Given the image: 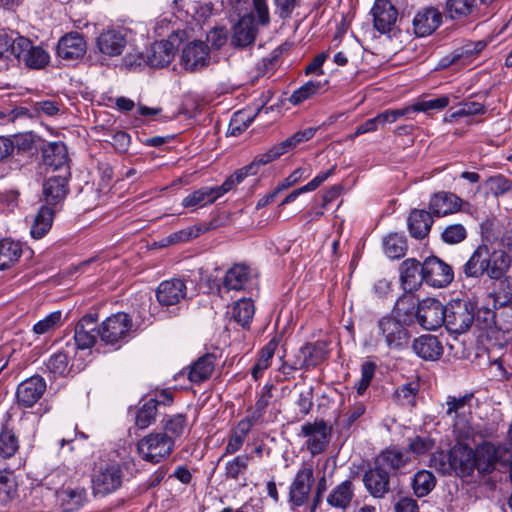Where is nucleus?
<instances>
[{
  "label": "nucleus",
  "mask_w": 512,
  "mask_h": 512,
  "mask_svg": "<svg viewBox=\"0 0 512 512\" xmlns=\"http://www.w3.org/2000/svg\"><path fill=\"white\" fill-rule=\"evenodd\" d=\"M132 329V318L127 313L119 312L107 317L98 328V333L101 342L118 349L129 341Z\"/></svg>",
  "instance_id": "f257e3e1"
},
{
  "label": "nucleus",
  "mask_w": 512,
  "mask_h": 512,
  "mask_svg": "<svg viewBox=\"0 0 512 512\" xmlns=\"http://www.w3.org/2000/svg\"><path fill=\"white\" fill-rule=\"evenodd\" d=\"M174 447L173 438L162 432L150 433L137 443L139 456L154 464L166 459L173 452Z\"/></svg>",
  "instance_id": "f03ea898"
},
{
  "label": "nucleus",
  "mask_w": 512,
  "mask_h": 512,
  "mask_svg": "<svg viewBox=\"0 0 512 512\" xmlns=\"http://www.w3.org/2000/svg\"><path fill=\"white\" fill-rule=\"evenodd\" d=\"M377 336L383 340L390 350H402L407 347L411 338L409 326L398 317L383 316L377 322Z\"/></svg>",
  "instance_id": "7ed1b4c3"
},
{
  "label": "nucleus",
  "mask_w": 512,
  "mask_h": 512,
  "mask_svg": "<svg viewBox=\"0 0 512 512\" xmlns=\"http://www.w3.org/2000/svg\"><path fill=\"white\" fill-rule=\"evenodd\" d=\"M476 306L469 300L453 299L445 306L446 328L456 334L466 332L474 323Z\"/></svg>",
  "instance_id": "20e7f679"
},
{
  "label": "nucleus",
  "mask_w": 512,
  "mask_h": 512,
  "mask_svg": "<svg viewBox=\"0 0 512 512\" xmlns=\"http://www.w3.org/2000/svg\"><path fill=\"white\" fill-rule=\"evenodd\" d=\"M124 473L116 462L101 463L92 474L91 483L95 496H106L118 490L123 483Z\"/></svg>",
  "instance_id": "39448f33"
},
{
  "label": "nucleus",
  "mask_w": 512,
  "mask_h": 512,
  "mask_svg": "<svg viewBox=\"0 0 512 512\" xmlns=\"http://www.w3.org/2000/svg\"><path fill=\"white\" fill-rule=\"evenodd\" d=\"M14 58L30 69H42L50 61V56L46 50L33 45L32 41L24 36L16 39Z\"/></svg>",
  "instance_id": "423d86ee"
},
{
  "label": "nucleus",
  "mask_w": 512,
  "mask_h": 512,
  "mask_svg": "<svg viewBox=\"0 0 512 512\" xmlns=\"http://www.w3.org/2000/svg\"><path fill=\"white\" fill-rule=\"evenodd\" d=\"M423 264L424 282L435 288L448 286L454 279L452 267L436 256L427 257Z\"/></svg>",
  "instance_id": "0eeeda50"
},
{
  "label": "nucleus",
  "mask_w": 512,
  "mask_h": 512,
  "mask_svg": "<svg viewBox=\"0 0 512 512\" xmlns=\"http://www.w3.org/2000/svg\"><path fill=\"white\" fill-rule=\"evenodd\" d=\"M314 481L313 465L304 463L289 488V500L294 506L301 507L308 501Z\"/></svg>",
  "instance_id": "6e6552de"
},
{
  "label": "nucleus",
  "mask_w": 512,
  "mask_h": 512,
  "mask_svg": "<svg viewBox=\"0 0 512 512\" xmlns=\"http://www.w3.org/2000/svg\"><path fill=\"white\" fill-rule=\"evenodd\" d=\"M416 320L423 329L435 330L445 323V306L437 299H424L417 304Z\"/></svg>",
  "instance_id": "1a4fd4ad"
},
{
  "label": "nucleus",
  "mask_w": 512,
  "mask_h": 512,
  "mask_svg": "<svg viewBox=\"0 0 512 512\" xmlns=\"http://www.w3.org/2000/svg\"><path fill=\"white\" fill-rule=\"evenodd\" d=\"M56 499L62 511L75 512L89 502V494L87 488L74 479L58 491Z\"/></svg>",
  "instance_id": "9d476101"
},
{
  "label": "nucleus",
  "mask_w": 512,
  "mask_h": 512,
  "mask_svg": "<svg viewBox=\"0 0 512 512\" xmlns=\"http://www.w3.org/2000/svg\"><path fill=\"white\" fill-rule=\"evenodd\" d=\"M327 345L322 341L306 343L302 346L295 360L288 366H283V370H300L303 368L315 367L320 364L327 356Z\"/></svg>",
  "instance_id": "9b49d317"
},
{
  "label": "nucleus",
  "mask_w": 512,
  "mask_h": 512,
  "mask_svg": "<svg viewBox=\"0 0 512 512\" xmlns=\"http://www.w3.org/2000/svg\"><path fill=\"white\" fill-rule=\"evenodd\" d=\"M362 481L366 491L373 498H384L390 492V475L376 461L373 467L364 472Z\"/></svg>",
  "instance_id": "f8f14e48"
},
{
  "label": "nucleus",
  "mask_w": 512,
  "mask_h": 512,
  "mask_svg": "<svg viewBox=\"0 0 512 512\" xmlns=\"http://www.w3.org/2000/svg\"><path fill=\"white\" fill-rule=\"evenodd\" d=\"M97 322V313H88L77 322L74 330L76 348L85 350L95 345L99 337Z\"/></svg>",
  "instance_id": "ddd939ff"
},
{
  "label": "nucleus",
  "mask_w": 512,
  "mask_h": 512,
  "mask_svg": "<svg viewBox=\"0 0 512 512\" xmlns=\"http://www.w3.org/2000/svg\"><path fill=\"white\" fill-rule=\"evenodd\" d=\"M301 433L303 436L308 437L306 446L313 456L322 453L326 449L330 430L323 420L305 423L301 427Z\"/></svg>",
  "instance_id": "4468645a"
},
{
  "label": "nucleus",
  "mask_w": 512,
  "mask_h": 512,
  "mask_svg": "<svg viewBox=\"0 0 512 512\" xmlns=\"http://www.w3.org/2000/svg\"><path fill=\"white\" fill-rule=\"evenodd\" d=\"M186 295L187 286L180 278L164 280L156 289V298L162 307L175 306L184 300Z\"/></svg>",
  "instance_id": "2eb2a0df"
},
{
  "label": "nucleus",
  "mask_w": 512,
  "mask_h": 512,
  "mask_svg": "<svg viewBox=\"0 0 512 512\" xmlns=\"http://www.w3.org/2000/svg\"><path fill=\"white\" fill-rule=\"evenodd\" d=\"M46 391V382L41 376H32L22 381L16 391L17 403L25 408L32 407Z\"/></svg>",
  "instance_id": "dca6fc26"
},
{
  "label": "nucleus",
  "mask_w": 512,
  "mask_h": 512,
  "mask_svg": "<svg viewBox=\"0 0 512 512\" xmlns=\"http://www.w3.org/2000/svg\"><path fill=\"white\" fill-rule=\"evenodd\" d=\"M450 468L457 475L469 476L476 469L474 450L467 445H456L448 453Z\"/></svg>",
  "instance_id": "f3484780"
},
{
  "label": "nucleus",
  "mask_w": 512,
  "mask_h": 512,
  "mask_svg": "<svg viewBox=\"0 0 512 512\" xmlns=\"http://www.w3.org/2000/svg\"><path fill=\"white\" fill-rule=\"evenodd\" d=\"M371 13L374 28L378 32L392 31L398 18V11L390 0H375Z\"/></svg>",
  "instance_id": "a211bd4d"
},
{
  "label": "nucleus",
  "mask_w": 512,
  "mask_h": 512,
  "mask_svg": "<svg viewBox=\"0 0 512 512\" xmlns=\"http://www.w3.org/2000/svg\"><path fill=\"white\" fill-rule=\"evenodd\" d=\"M467 204L456 194L447 191H440L433 194L429 200V211L435 217H443L456 213Z\"/></svg>",
  "instance_id": "6ab92c4d"
},
{
  "label": "nucleus",
  "mask_w": 512,
  "mask_h": 512,
  "mask_svg": "<svg viewBox=\"0 0 512 512\" xmlns=\"http://www.w3.org/2000/svg\"><path fill=\"white\" fill-rule=\"evenodd\" d=\"M209 48L202 41L188 43L182 50L181 64L187 71H196L207 65Z\"/></svg>",
  "instance_id": "aec40b11"
},
{
  "label": "nucleus",
  "mask_w": 512,
  "mask_h": 512,
  "mask_svg": "<svg viewBox=\"0 0 512 512\" xmlns=\"http://www.w3.org/2000/svg\"><path fill=\"white\" fill-rule=\"evenodd\" d=\"M42 160L46 166L54 170H60L69 174L68 151L66 145L61 141L49 142L41 149Z\"/></svg>",
  "instance_id": "412c9836"
},
{
  "label": "nucleus",
  "mask_w": 512,
  "mask_h": 512,
  "mask_svg": "<svg viewBox=\"0 0 512 512\" xmlns=\"http://www.w3.org/2000/svg\"><path fill=\"white\" fill-rule=\"evenodd\" d=\"M127 43V29H107L97 38L99 50L108 56L120 55Z\"/></svg>",
  "instance_id": "4be33fe9"
},
{
  "label": "nucleus",
  "mask_w": 512,
  "mask_h": 512,
  "mask_svg": "<svg viewBox=\"0 0 512 512\" xmlns=\"http://www.w3.org/2000/svg\"><path fill=\"white\" fill-rule=\"evenodd\" d=\"M87 45L83 35L71 32L60 38L57 55L64 60H77L86 53Z\"/></svg>",
  "instance_id": "5701e85b"
},
{
  "label": "nucleus",
  "mask_w": 512,
  "mask_h": 512,
  "mask_svg": "<svg viewBox=\"0 0 512 512\" xmlns=\"http://www.w3.org/2000/svg\"><path fill=\"white\" fill-rule=\"evenodd\" d=\"M414 353L426 361H436L444 352L442 342L437 336L425 334L415 338L412 342Z\"/></svg>",
  "instance_id": "b1692460"
},
{
  "label": "nucleus",
  "mask_w": 512,
  "mask_h": 512,
  "mask_svg": "<svg viewBox=\"0 0 512 512\" xmlns=\"http://www.w3.org/2000/svg\"><path fill=\"white\" fill-rule=\"evenodd\" d=\"M400 280L405 291L418 290L424 282L423 264L414 258L404 260L400 265Z\"/></svg>",
  "instance_id": "393cba45"
},
{
  "label": "nucleus",
  "mask_w": 512,
  "mask_h": 512,
  "mask_svg": "<svg viewBox=\"0 0 512 512\" xmlns=\"http://www.w3.org/2000/svg\"><path fill=\"white\" fill-rule=\"evenodd\" d=\"M442 14L434 7L420 10L413 19L414 32L419 37L432 34L441 24Z\"/></svg>",
  "instance_id": "a878e982"
},
{
  "label": "nucleus",
  "mask_w": 512,
  "mask_h": 512,
  "mask_svg": "<svg viewBox=\"0 0 512 512\" xmlns=\"http://www.w3.org/2000/svg\"><path fill=\"white\" fill-rule=\"evenodd\" d=\"M317 128L308 127L304 130L297 131L292 136L288 137L286 140L275 144L265 153L269 157L270 161H274L284 155L285 153L293 150L301 143L307 142L315 135Z\"/></svg>",
  "instance_id": "bb28decb"
},
{
  "label": "nucleus",
  "mask_w": 512,
  "mask_h": 512,
  "mask_svg": "<svg viewBox=\"0 0 512 512\" xmlns=\"http://www.w3.org/2000/svg\"><path fill=\"white\" fill-rule=\"evenodd\" d=\"M256 34L257 26L254 16L252 14H246L242 16L234 26L231 43L235 47H247L255 41Z\"/></svg>",
  "instance_id": "cd10ccee"
},
{
  "label": "nucleus",
  "mask_w": 512,
  "mask_h": 512,
  "mask_svg": "<svg viewBox=\"0 0 512 512\" xmlns=\"http://www.w3.org/2000/svg\"><path fill=\"white\" fill-rule=\"evenodd\" d=\"M355 486L351 480H345L331 489L326 502L331 508L346 511L354 498Z\"/></svg>",
  "instance_id": "c85d7f7f"
},
{
  "label": "nucleus",
  "mask_w": 512,
  "mask_h": 512,
  "mask_svg": "<svg viewBox=\"0 0 512 512\" xmlns=\"http://www.w3.org/2000/svg\"><path fill=\"white\" fill-rule=\"evenodd\" d=\"M175 56V47L168 40L153 43L146 51L145 61L151 67H164L168 65Z\"/></svg>",
  "instance_id": "c756f323"
},
{
  "label": "nucleus",
  "mask_w": 512,
  "mask_h": 512,
  "mask_svg": "<svg viewBox=\"0 0 512 512\" xmlns=\"http://www.w3.org/2000/svg\"><path fill=\"white\" fill-rule=\"evenodd\" d=\"M69 174H59L49 177L43 184V195L48 205H57L67 195V176Z\"/></svg>",
  "instance_id": "7c9ffc66"
},
{
  "label": "nucleus",
  "mask_w": 512,
  "mask_h": 512,
  "mask_svg": "<svg viewBox=\"0 0 512 512\" xmlns=\"http://www.w3.org/2000/svg\"><path fill=\"white\" fill-rule=\"evenodd\" d=\"M488 246L479 245L462 266V273L467 278H481L487 270Z\"/></svg>",
  "instance_id": "2f4dec72"
},
{
  "label": "nucleus",
  "mask_w": 512,
  "mask_h": 512,
  "mask_svg": "<svg viewBox=\"0 0 512 512\" xmlns=\"http://www.w3.org/2000/svg\"><path fill=\"white\" fill-rule=\"evenodd\" d=\"M433 224V218L430 211L424 209H414L410 212L407 219V226L410 235L416 239L425 238Z\"/></svg>",
  "instance_id": "473e14b6"
},
{
  "label": "nucleus",
  "mask_w": 512,
  "mask_h": 512,
  "mask_svg": "<svg viewBox=\"0 0 512 512\" xmlns=\"http://www.w3.org/2000/svg\"><path fill=\"white\" fill-rule=\"evenodd\" d=\"M486 46L483 41L468 42L455 49L448 57L444 58V65H467L473 60Z\"/></svg>",
  "instance_id": "72a5a7b5"
},
{
  "label": "nucleus",
  "mask_w": 512,
  "mask_h": 512,
  "mask_svg": "<svg viewBox=\"0 0 512 512\" xmlns=\"http://www.w3.org/2000/svg\"><path fill=\"white\" fill-rule=\"evenodd\" d=\"M249 281L250 268L245 264L237 263L226 271L222 285L227 291H240L245 288Z\"/></svg>",
  "instance_id": "f704fd0d"
},
{
  "label": "nucleus",
  "mask_w": 512,
  "mask_h": 512,
  "mask_svg": "<svg viewBox=\"0 0 512 512\" xmlns=\"http://www.w3.org/2000/svg\"><path fill=\"white\" fill-rule=\"evenodd\" d=\"M486 274L489 278L500 280L509 270L511 259L503 250H494L490 252L488 249Z\"/></svg>",
  "instance_id": "c9c22d12"
},
{
  "label": "nucleus",
  "mask_w": 512,
  "mask_h": 512,
  "mask_svg": "<svg viewBox=\"0 0 512 512\" xmlns=\"http://www.w3.org/2000/svg\"><path fill=\"white\" fill-rule=\"evenodd\" d=\"M215 361L214 354L208 353L201 356L191 365L188 379L195 384L206 381L214 371Z\"/></svg>",
  "instance_id": "e433bc0d"
},
{
  "label": "nucleus",
  "mask_w": 512,
  "mask_h": 512,
  "mask_svg": "<svg viewBox=\"0 0 512 512\" xmlns=\"http://www.w3.org/2000/svg\"><path fill=\"white\" fill-rule=\"evenodd\" d=\"M474 453L476 460L475 467L480 473H491L495 469V444L491 442H484L477 446Z\"/></svg>",
  "instance_id": "4c0bfd02"
},
{
  "label": "nucleus",
  "mask_w": 512,
  "mask_h": 512,
  "mask_svg": "<svg viewBox=\"0 0 512 512\" xmlns=\"http://www.w3.org/2000/svg\"><path fill=\"white\" fill-rule=\"evenodd\" d=\"M375 461L383 468L389 467L392 471H398L405 468L411 458L407 451L403 452L393 447L382 451Z\"/></svg>",
  "instance_id": "58836bf2"
},
{
  "label": "nucleus",
  "mask_w": 512,
  "mask_h": 512,
  "mask_svg": "<svg viewBox=\"0 0 512 512\" xmlns=\"http://www.w3.org/2000/svg\"><path fill=\"white\" fill-rule=\"evenodd\" d=\"M74 478V474L70 468L67 466H58L44 476L42 485L47 487V489L54 490L57 495L58 491L68 485Z\"/></svg>",
  "instance_id": "ea45409f"
},
{
  "label": "nucleus",
  "mask_w": 512,
  "mask_h": 512,
  "mask_svg": "<svg viewBox=\"0 0 512 512\" xmlns=\"http://www.w3.org/2000/svg\"><path fill=\"white\" fill-rule=\"evenodd\" d=\"M416 301L412 295H402L396 301L392 314V317H398L401 322L410 326L416 318Z\"/></svg>",
  "instance_id": "a19ab883"
},
{
  "label": "nucleus",
  "mask_w": 512,
  "mask_h": 512,
  "mask_svg": "<svg viewBox=\"0 0 512 512\" xmlns=\"http://www.w3.org/2000/svg\"><path fill=\"white\" fill-rule=\"evenodd\" d=\"M54 213L55 211L48 205L39 208L30 231L34 239H41L48 233L52 227Z\"/></svg>",
  "instance_id": "79ce46f5"
},
{
  "label": "nucleus",
  "mask_w": 512,
  "mask_h": 512,
  "mask_svg": "<svg viewBox=\"0 0 512 512\" xmlns=\"http://www.w3.org/2000/svg\"><path fill=\"white\" fill-rule=\"evenodd\" d=\"M74 351L75 346L67 344L65 349L52 354L46 363L49 372L55 376H64L69 370L70 354L74 353Z\"/></svg>",
  "instance_id": "37998d69"
},
{
  "label": "nucleus",
  "mask_w": 512,
  "mask_h": 512,
  "mask_svg": "<svg viewBox=\"0 0 512 512\" xmlns=\"http://www.w3.org/2000/svg\"><path fill=\"white\" fill-rule=\"evenodd\" d=\"M22 255L19 242L10 239L0 241V270H5L14 265Z\"/></svg>",
  "instance_id": "c03bdc74"
},
{
  "label": "nucleus",
  "mask_w": 512,
  "mask_h": 512,
  "mask_svg": "<svg viewBox=\"0 0 512 512\" xmlns=\"http://www.w3.org/2000/svg\"><path fill=\"white\" fill-rule=\"evenodd\" d=\"M278 342L275 339L270 340L260 351L259 357L251 369V375L255 381L263 376L265 370L270 366L275 350L277 349Z\"/></svg>",
  "instance_id": "a18cd8bd"
},
{
  "label": "nucleus",
  "mask_w": 512,
  "mask_h": 512,
  "mask_svg": "<svg viewBox=\"0 0 512 512\" xmlns=\"http://www.w3.org/2000/svg\"><path fill=\"white\" fill-rule=\"evenodd\" d=\"M159 401L151 398L144 402L135 412V425L139 429H146L156 420Z\"/></svg>",
  "instance_id": "49530a36"
},
{
  "label": "nucleus",
  "mask_w": 512,
  "mask_h": 512,
  "mask_svg": "<svg viewBox=\"0 0 512 512\" xmlns=\"http://www.w3.org/2000/svg\"><path fill=\"white\" fill-rule=\"evenodd\" d=\"M411 486L417 497H424L436 486V478L431 471L420 470L413 476Z\"/></svg>",
  "instance_id": "de8ad7c7"
},
{
  "label": "nucleus",
  "mask_w": 512,
  "mask_h": 512,
  "mask_svg": "<svg viewBox=\"0 0 512 512\" xmlns=\"http://www.w3.org/2000/svg\"><path fill=\"white\" fill-rule=\"evenodd\" d=\"M255 314V306L251 299L242 298L232 308V318L243 328H248Z\"/></svg>",
  "instance_id": "09e8293b"
},
{
  "label": "nucleus",
  "mask_w": 512,
  "mask_h": 512,
  "mask_svg": "<svg viewBox=\"0 0 512 512\" xmlns=\"http://www.w3.org/2000/svg\"><path fill=\"white\" fill-rule=\"evenodd\" d=\"M384 252L391 259L403 257L407 250L406 238L398 233H391L383 239Z\"/></svg>",
  "instance_id": "8fccbe9b"
},
{
  "label": "nucleus",
  "mask_w": 512,
  "mask_h": 512,
  "mask_svg": "<svg viewBox=\"0 0 512 512\" xmlns=\"http://www.w3.org/2000/svg\"><path fill=\"white\" fill-rule=\"evenodd\" d=\"M19 449V441L14 431L7 425H2L0 430V457L8 459L14 456Z\"/></svg>",
  "instance_id": "3c124183"
},
{
  "label": "nucleus",
  "mask_w": 512,
  "mask_h": 512,
  "mask_svg": "<svg viewBox=\"0 0 512 512\" xmlns=\"http://www.w3.org/2000/svg\"><path fill=\"white\" fill-rule=\"evenodd\" d=\"M163 428V433L171 436L175 441L176 438H180L188 429L187 416L183 413L167 416L163 420Z\"/></svg>",
  "instance_id": "603ef678"
},
{
  "label": "nucleus",
  "mask_w": 512,
  "mask_h": 512,
  "mask_svg": "<svg viewBox=\"0 0 512 512\" xmlns=\"http://www.w3.org/2000/svg\"><path fill=\"white\" fill-rule=\"evenodd\" d=\"M216 201L213 189L211 187H201L193 191L182 200V206L185 208H192L197 206H205L212 204Z\"/></svg>",
  "instance_id": "864d4df0"
},
{
  "label": "nucleus",
  "mask_w": 512,
  "mask_h": 512,
  "mask_svg": "<svg viewBox=\"0 0 512 512\" xmlns=\"http://www.w3.org/2000/svg\"><path fill=\"white\" fill-rule=\"evenodd\" d=\"M17 496V482L11 471H0V504H7Z\"/></svg>",
  "instance_id": "5fc2aeb1"
},
{
  "label": "nucleus",
  "mask_w": 512,
  "mask_h": 512,
  "mask_svg": "<svg viewBox=\"0 0 512 512\" xmlns=\"http://www.w3.org/2000/svg\"><path fill=\"white\" fill-rule=\"evenodd\" d=\"M62 325V312L60 310L53 311L45 318L39 320L33 325L32 331L35 335H47L53 333Z\"/></svg>",
  "instance_id": "6e6d98bb"
},
{
  "label": "nucleus",
  "mask_w": 512,
  "mask_h": 512,
  "mask_svg": "<svg viewBox=\"0 0 512 512\" xmlns=\"http://www.w3.org/2000/svg\"><path fill=\"white\" fill-rule=\"evenodd\" d=\"M269 163H271V161L266 153L259 154L254 158V160L250 164L235 171L234 174L231 175V177L234 180L235 184L238 185L247 176L256 175L261 166Z\"/></svg>",
  "instance_id": "4d7b16f0"
},
{
  "label": "nucleus",
  "mask_w": 512,
  "mask_h": 512,
  "mask_svg": "<svg viewBox=\"0 0 512 512\" xmlns=\"http://www.w3.org/2000/svg\"><path fill=\"white\" fill-rule=\"evenodd\" d=\"M476 5V0H446L445 11L452 19L470 15Z\"/></svg>",
  "instance_id": "13d9d810"
},
{
  "label": "nucleus",
  "mask_w": 512,
  "mask_h": 512,
  "mask_svg": "<svg viewBox=\"0 0 512 512\" xmlns=\"http://www.w3.org/2000/svg\"><path fill=\"white\" fill-rule=\"evenodd\" d=\"M323 89V84L320 81H308L296 91L292 93L289 102L293 105H299L302 102L310 99L318 94Z\"/></svg>",
  "instance_id": "bf43d9fd"
},
{
  "label": "nucleus",
  "mask_w": 512,
  "mask_h": 512,
  "mask_svg": "<svg viewBox=\"0 0 512 512\" xmlns=\"http://www.w3.org/2000/svg\"><path fill=\"white\" fill-rule=\"evenodd\" d=\"M419 391V384L415 382L400 385L394 392V400L402 406H414Z\"/></svg>",
  "instance_id": "052dcab7"
},
{
  "label": "nucleus",
  "mask_w": 512,
  "mask_h": 512,
  "mask_svg": "<svg viewBox=\"0 0 512 512\" xmlns=\"http://www.w3.org/2000/svg\"><path fill=\"white\" fill-rule=\"evenodd\" d=\"M18 32L12 30H0V60H10L11 56L14 57V47L16 46V39L20 38Z\"/></svg>",
  "instance_id": "680f3d73"
},
{
  "label": "nucleus",
  "mask_w": 512,
  "mask_h": 512,
  "mask_svg": "<svg viewBox=\"0 0 512 512\" xmlns=\"http://www.w3.org/2000/svg\"><path fill=\"white\" fill-rule=\"evenodd\" d=\"M251 456L248 454L238 455L225 465V476L237 480L248 468Z\"/></svg>",
  "instance_id": "e2e57ef3"
},
{
  "label": "nucleus",
  "mask_w": 512,
  "mask_h": 512,
  "mask_svg": "<svg viewBox=\"0 0 512 512\" xmlns=\"http://www.w3.org/2000/svg\"><path fill=\"white\" fill-rule=\"evenodd\" d=\"M435 446V440L429 435H418L409 439L407 453L416 456L429 453Z\"/></svg>",
  "instance_id": "0e129e2a"
},
{
  "label": "nucleus",
  "mask_w": 512,
  "mask_h": 512,
  "mask_svg": "<svg viewBox=\"0 0 512 512\" xmlns=\"http://www.w3.org/2000/svg\"><path fill=\"white\" fill-rule=\"evenodd\" d=\"M466 238L467 230L459 223L448 225L441 233V239L450 245L461 243Z\"/></svg>",
  "instance_id": "69168bd1"
},
{
  "label": "nucleus",
  "mask_w": 512,
  "mask_h": 512,
  "mask_svg": "<svg viewBox=\"0 0 512 512\" xmlns=\"http://www.w3.org/2000/svg\"><path fill=\"white\" fill-rule=\"evenodd\" d=\"M450 103V98L447 95L440 96L434 99H421L414 103L415 112L428 113L431 110H443Z\"/></svg>",
  "instance_id": "338daca9"
},
{
  "label": "nucleus",
  "mask_w": 512,
  "mask_h": 512,
  "mask_svg": "<svg viewBox=\"0 0 512 512\" xmlns=\"http://www.w3.org/2000/svg\"><path fill=\"white\" fill-rule=\"evenodd\" d=\"M498 318V330L508 332L512 329V301L494 305Z\"/></svg>",
  "instance_id": "774afa93"
}]
</instances>
